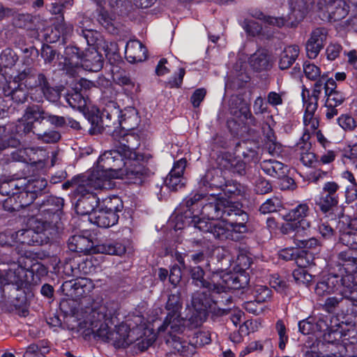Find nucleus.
<instances>
[{"instance_id":"obj_1","label":"nucleus","mask_w":357,"mask_h":357,"mask_svg":"<svg viewBox=\"0 0 357 357\" xmlns=\"http://www.w3.org/2000/svg\"><path fill=\"white\" fill-rule=\"evenodd\" d=\"M131 161L126 160L116 149L107 151L98 158L97 164L87 172L86 178H120L121 176L133 175L129 170L134 169L130 166Z\"/></svg>"},{"instance_id":"obj_2","label":"nucleus","mask_w":357,"mask_h":357,"mask_svg":"<svg viewBox=\"0 0 357 357\" xmlns=\"http://www.w3.org/2000/svg\"><path fill=\"white\" fill-rule=\"evenodd\" d=\"M213 294L217 292L202 288L192 294L190 305H188L189 313L186 315V319L192 327L199 326L206 319L208 312L216 316H222L229 311L230 307H216Z\"/></svg>"},{"instance_id":"obj_3","label":"nucleus","mask_w":357,"mask_h":357,"mask_svg":"<svg viewBox=\"0 0 357 357\" xmlns=\"http://www.w3.org/2000/svg\"><path fill=\"white\" fill-rule=\"evenodd\" d=\"M204 194H195L193 197L187 198L177 208V220L187 221L190 227L202 232H209L213 222L206 221L204 218H200L197 213L199 212L200 201L204 197Z\"/></svg>"},{"instance_id":"obj_4","label":"nucleus","mask_w":357,"mask_h":357,"mask_svg":"<svg viewBox=\"0 0 357 357\" xmlns=\"http://www.w3.org/2000/svg\"><path fill=\"white\" fill-rule=\"evenodd\" d=\"M75 190L77 197L75 208L80 215H91L100 202L94 190L103 188L97 180H82ZM98 181H110V180H98Z\"/></svg>"},{"instance_id":"obj_5","label":"nucleus","mask_w":357,"mask_h":357,"mask_svg":"<svg viewBox=\"0 0 357 357\" xmlns=\"http://www.w3.org/2000/svg\"><path fill=\"white\" fill-rule=\"evenodd\" d=\"M120 132L119 130L117 131L116 137L114 139L119 144V146H116V150L119 151L126 160L131 161L132 164L130 166H134V169H130L129 172L134 174L136 177L152 176L153 173L137 161V155L135 150L139 146L137 137L132 134H123L122 136H120L119 135Z\"/></svg>"},{"instance_id":"obj_6","label":"nucleus","mask_w":357,"mask_h":357,"mask_svg":"<svg viewBox=\"0 0 357 357\" xmlns=\"http://www.w3.org/2000/svg\"><path fill=\"white\" fill-rule=\"evenodd\" d=\"M142 327L130 329L126 324L115 326L110 334L109 342L116 348H126L137 342V345L141 351L148 349L152 344L151 340L143 339Z\"/></svg>"},{"instance_id":"obj_7","label":"nucleus","mask_w":357,"mask_h":357,"mask_svg":"<svg viewBox=\"0 0 357 357\" xmlns=\"http://www.w3.org/2000/svg\"><path fill=\"white\" fill-rule=\"evenodd\" d=\"M183 303L181 293L176 291L169 294L165 305V309L168 312L163 324L158 328V331H169L182 333L185 328L184 319L181 317V310Z\"/></svg>"},{"instance_id":"obj_8","label":"nucleus","mask_w":357,"mask_h":357,"mask_svg":"<svg viewBox=\"0 0 357 357\" xmlns=\"http://www.w3.org/2000/svg\"><path fill=\"white\" fill-rule=\"evenodd\" d=\"M121 110L116 102H110L103 109L100 119L96 117L92 121L93 130L94 133L105 132L111 135L113 138L116 137L117 129L121 125L120 121Z\"/></svg>"},{"instance_id":"obj_9","label":"nucleus","mask_w":357,"mask_h":357,"mask_svg":"<svg viewBox=\"0 0 357 357\" xmlns=\"http://www.w3.org/2000/svg\"><path fill=\"white\" fill-rule=\"evenodd\" d=\"M26 270L15 263L14 259L0 258V284L20 285L25 280Z\"/></svg>"},{"instance_id":"obj_10","label":"nucleus","mask_w":357,"mask_h":357,"mask_svg":"<svg viewBox=\"0 0 357 357\" xmlns=\"http://www.w3.org/2000/svg\"><path fill=\"white\" fill-rule=\"evenodd\" d=\"M336 87L335 81L332 77H329L327 73H324L321 77L315 81L311 92L305 87L303 89L301 93L303 101L318 105L319 99L323 91L326 96Z\"/></svg>"},{"instance_id":"obj_11","label":"nucleus","mask_w":357,"mask_h":357,"mask_svg":"<svg viewBox=\"0 0 357 357\" xmlns=\"http://www.w3.org/2000/svg\"><path fill=\"white\" fill-rule=\"evenodd\" d=\"M47 185V180H26V183H20L17 193L20 206L24 208L31 204Z\"/></svg>"},{"instance_id":"obj_12","label":"nucleus","mask_w":357,"mask_h":357,"mask_svg":"<svg viewBox=\"0 0 357 357\" xmlns=\"http://www.w3.org/2000/svg\"><path fill=\"white\" fill-rule=\"evenodd\" d=\"M221 282L213 285V292L226 293L229 289L244 288L249 282L248 275L244 271L227 273L221 275Z\"/></svg>"},{"instance_id":"obj_13","label":"nucleus","mask_w":357,"mask_h":357,"mask_svg":"<svg viewBox=\"0 0 357 357\" xmlns=\"http://www.w3.org/2000/svg\"><path fill=\"white\" fill-rule=\"evenodd\" d=\"M211 195V201L204 204L199 211L208 220H222L224 222L231 201L223 198L217 199L213 193Z\"/></svg>"},{"instance_id":"obj_14","label":"nucleus","mask_w":357,"mask_h":357,"mask_svg":"<svg viewBox=\"0 0 357 357\" xmlns=\"http://www.w3.org/2000/svg\"><path fill=\"white\" fill-rule=\"evenodd\" d=\"M346 275L339 276L337 275H331L326 280L319 282L315 287V293L319 296L337 292L340 295H344V291L347 284L344 282Z\"/></svg>"},{"instance_id":"obj_15","label":"nucleus","mask_w":357,"mask_h":357,"mask_svg":"<svg viewBox=\"0 0 357 357\" xmlns=\"http://www.w3.org/2000/svg\"><path fill=\"white\" fill-rule=\"evenodd\" d=\"M328 36V30L324 27L313 29L305 44L307 56L310 59L317 58L324 47Z\"/></svg>"},{"instance_id":"obj_16","label":"nucleus","mask_w":357,"mask_h":357,"mask_svg":"<svg viewBox=\"0 0 357 357\" xmlns=\"http://www.w3.org/2000/svg\"><path fill=\"white\" fill-rule=\"evenodd\" d=\"M61 288L67 296L79 298L88 294L93 289V284L88 278H80L64 282Z\"/></svg>"},{"instance_id":"obj_17","label":"nucleus","mask_w":357,"mask_h":357,"mask_svg":"<svg viewBox=\"0 0 357 357\" xmlns=\"http://www.w3.org/2000/svg\"><path fill=\"white\" fill-rule=\"evenodd\" d=\"M15 77V80L20 82L18 87H22L23 85L26 89H39L40 90L47 81L45 75L36 73L31 68L24 69Z\"/></svg>"},{"instance_id":"obj_18","label":"nucleus","mask_w":357,"mask_h":357,"mask_svg":"<svg viewBox=\"0 0 357 357\" xmlns=\"http://www.w3.org/2000/svg\"><path fill=\"white\" fill-rule=\"evenodd\" d=\"M309 212L310 208L307 204H299L296 207L289 211L287 215V218L289 221H295L299 219L301 220L296 223H288L287 226L291 229L295 227L298 230L299 228H302L303 230L309 228L310 227V222L303 219L308 215Z\"/></svg>"},{"instance_id":"obj_19","label":"nucleus","mask_w":357,"mask_h":357,"mask_svg":"<svg viewBox=\"0 0 357 357\" xmlns=\"http://www.w3.org/2000/svg\"><path fill=\"white\" fill-rule=\"evenodd\" d=\"M305 107V114L303 116V124L305 133L303 138H309V135L317 132L319 127V120L314 116L317 109L318 105L313 104L307 101H303Z\"/></svg>"},{"instance_id":"obj_20","label":"nucleus","mask_w":357,"mask_h":357,"mask_svg":"<svg viewBox=\"0 0 357 357\" xmlns=\"http://www.w3.org/2000/svg\"><path fill=\"white\" fill-rule=\"evenodd\" d=\"M326 5L329 20L337 22L344 19L349 12V6L344 0H323Z\"/></svg>"},{"instance_id":"obj_21","label":"nucleus","mask_w":357,"mask_h":357,"mask_svg":"<svg viewBox=\"0 0 357 357\" xmlns=\"http://www.w3.org/2000/svg\"><path fill=\"white\" fill-rule=\"evenodd\" d=\"M147 50L143 44L137 40H130L126 46V58L130 63L141 62L147 57Z\"/></svg>"},{"instance_id":"obj_22","label":"nucleus","mask_w":357,"mask_h":357,"mask_svg":"<svg viewBox=\"0 0 357 357\" xmlns=\"http://www.w3.org/2000/svg\"><path fill=\"white\" fill-rule=\"evenodd\" d=\"M119 216L115 212H108L102 208L90 215V221L98 227L108 228L116 225Z\"/></svg>"},{"instance_id":"obj_23","label":"nucleus","mask_w":357,"mask_h":357,"mask_svg":"<svg viewBox=\"0 0 357 357\" xmlns=\"http://www.w3.org/2000/svg\"><path fill=\"white\" fill-rule=\"evenodd\" d=\"M169 335V338L167 340V343L171 346L181 356L190 357L196 353L195 347L190 342L182 341L177 334L180 333L170 332L169 328L166 331Z\"/></svg>"},{"instance_id":"obj_24","label":"nucleus","mask_w":357,"mask_h":357,"mask_svg":"<svg viewBox=\"0 0 357 357\" xmlns=\"http://www.w3.org/2000/svg\"><path fill=\"white\" fill-rule=\"evenodd\" d=\"M63 204V199L53 196H47L35 204L40 213L53 215L61 211Z\"/></svg>"},{"instance_id":"obj_25","label":"nucleus","mask_w":357,"mask_h":357,"mask_svg":"<svg viewBox=\"0 0 357 357\" xmlns=\"http://www.w3.org/2000/svg\"><path fill=\"white\" fill-rule=\"evenodd\" d=\"M80 64L86 70L98 72L103 66L102 55L95 48H89L83 54Z\"/></svg>"},{"instance_id":"obj_26","label":"nucleus","mask_w":357,"mask_h":357,"mask_svg":"<svg viewBox=\"0 0 357 357\" xmlns=\"http://www.w3.org/2000/svg\"><path fill=\"white\" fill-rule=\"evenodd\" d=\"M338 264L343 267L347 273L351 274L356 271L357 266V252L353 249L348 248L347 250L340 252L337 255Z\"/></svg>"},{"instance_id":"obj_27","label":"nucleus","mask_w":357,"mask_h":357,"mask_svg":"<svg viewBox=\"0 0 357 357\" xmlns=\"http://www.w3.org/2000/svg\"><path fill=\"white\" fill-rule=\"evenodd\" d=\"M68 246L72 252L88 255L92 250L93 243L89 238L85 236L75 235L68 239Z\"/></svg>"},{"instance_id":"obj_28","label":"nucleus","mask_w":357,"mask_h":357,"mask_svg":"<svg viewBox=\"0 0 357 357\" xmlns=\"http://www.w3.org/2000/svg\"><path fill=\"white\" fill-rule=\"evenodd\" d=\"M227 211L224 222H234L237 224L246 225L248 220V215L242 210L241 205L239 203L231 202V204Z\"/></svg>"},{"instance_id":"obj_29","label":"nucleus","mask_w":357,"mask_h":357,"mask_svg":"<svg viewBox=\"0 0 357 357\" xmlns=\"http://www.w3.org/2000/svg\"><path fill=\"white\" fill-rule=\"evenodd\" d=\"M249 64L256 71L266 70L271 66L268 54L264 50H259L252 54L249 59Z\"/></svg>"},{"instance_id":"obj_30","label":"nucleus","mask_w":357,"mask_h":357,"mask_svg":"<svg viewBox=\"0 0 357 357\" xmlns=\"http://www.w3.org/2000/svg\"><path fill=\"white\" fill-rule=\"evenodd\" d=\"M257 19L264 21L266 24L281 28L287 26L288 27L296 26V20H293L291 16L288 15L287 17H272L269 15H265L262 13H259L255 15Z\"/></svg>"},{"instance_id":"obj_31","label":"nucleus","mask_w":357,"mask_h":357,"mask_svg":"<svg viewBox=\"0 0 357 357\" xmlns=\"http://www.w3.org/2000/svg\"><path fill=\"white\" fill-rule=\"evenodd\" d=\"M298 45H289L284 49L280 54L279 67L281 70L289 68L296 60L299 54Z\"/></svg>"},{"instance_id":"obj_32","label":"nucleus","mask_w":357,"mask_h":357,"mask_svg":"<svg viewBox=\"0 0 357 357\" xmlns=\"http://www.w3.org/2000/svg\"><path fill=\"white\" fill-rule=\"evenodd\" d=\"M293 20H296V25L301 21L307 11L309 6L312 3L310 0H289Z\"/></svg>"},{"instance_id":"obj_33","label":"nucleus","mask_w":357,"mask_h":357,"mask_svg":"<svg viewBox=\"0 0 357 357\" xmlns=\"http://www.w3.org/2000/svg\"><path fill=\"white\" fill-rule=\"evenodd\" d=\"M229 109L231 113L237 116L243 115L248 118V116H251L250 105L238 96L233 97L231 99Z\"/></svg>"},{"instance_id":"obj_34","label":"nucleus","mask_w":357,"mask_h":357,"mask_svg":"<svg viewBox=\"0 0 357 357\" xmlns=\"http://www.w3.org/2000/svg\"><path fill=\"white\" fill-rule=\"evenodd\" d=\"M190 273L192 284L198 287L207 289L213 291V285H215V283H211L204 280V271L200 266L191 268Z\"/></svg>"},{"instance_id":"obj_35","label":"nucleus","mask_w":357,"mask_h":357,"mask_svg":"<svg viewBox=\"0 0 357 357\" xmlns=\"http://www.w3.org/2000/svg\"><path fill=\"white\" fill-rule=\"evenodd\" d=\"M344 222L340 221L338 223V228L340 229V242L347 246L349 248L353 249L357 252V234L354 233L352 231L345 228L342 229V226L344 225Z\"/></svg>"},{"instance_id":"obj_36","label":"nucleus","mask_w":357,"mask_h":357,"mask_svg":"<svg viewBox=\"0 0 357 357\" xmlns=\"http://www.w3.org/2000/svg\"><path fill=\"white\" fill-rule=\"evenodd\" d=\"M344 282L347 286L344 291V295L349 301L350 305H357V282L355 281L354 275H346Z\"/></svg>"},{"instance_id":"obj_37","label":"nucleus","mask_w":357,"mask_h":357,"mask_svg":"<svg viewBox=\"0 0 357 357\" xmlns=\"http://www.w3.org/2000/svg\"><path fill=\"white\" fill-rule=\"evenodd\" d=\"M20 144V140L10 135L5 126H0V152L8 148H17Z\"/></svg>"},{"instance_id":"obj_38","label":"nucleus","mask_w":357,"mask_h":357,"mask_svg":"<svg viewBox=\"0 0 357 357\" xmlns=\"http://www.w3.org/2000/svg\"><path fill=\"white\" fill-rule=\"evenodd\" d=\"M20 82L15 80V77L13 81L8 82L9 91L8 96H10L12 99L17 102H24L26 100V91L23 85L22 87H18Z\"/></svg>"},{"instance_id":"obj_39","label":"nucleus","mask_w":357,"mask_h":357,"mask_svg":"<svg viewBox=\"0 0 357 357\" xmlns=\"http://www.w3.org/2000/svg\"><path fill=\"white\" fill-rule=\"evenodd\" d=\"M100 208L108 212H115L118 214V212L122 211L123 204L118 196L107 197L102 200Z\"/></svg>"},{"instance_id":"obj_40","label":"nucleus","mask_w":357,"mask_h":357,"mask_svg":"<svg viewBox=\"0 0 357 357\" xmlns=\"http://www.w3.org/2000/svg\"><path fill=\"white\" fill-rule=\"evenodd\" d=\"M224 167L232 174L233 176H242L245 172V162L236 158L226 159Z\"/></svg>"},{"instance_id":"obj_41","label":"nucleus","mask_w":357,"mask_h":357,"mask_svg":"<svg viewBox=\"0 0 357 357\" xmlns=\"http://www.w3.org/2000/svg\"><path fill=\"white\" fill-rule=\"evenodd\" d=\"M46 115L47 112L40 108L38 105H33L25 110L23 119H24V121H29L33 123V121L45 120Z\"/></svg>"},{"instance_id":"obj_42","label":"nucleus","mask_w":357,"mask_h":357,"mask_svg":"<svg viewBox=\"0 0 357 357\" xmlns=\"http://www.w3.org/2000/svg\"><path fill=\"white\" fill-rule=\"evenodd\" d=\"M225 222L215 223L213 222L211 234L218 239L221 241L230 239L232 238L231 233L229 231V228L228 227V225L225 224Z\"/></svg>"},{"instance_id":"obj_43","label":"nucleus","mask_w":357,"mask_h":357,"mask_svg":"<svg viewBox=\"0 0 357 357\" xmlns=\"http://www.w3.org/2000/svg\"><path fill=\"white\" fill-rule=\"evenodd\" d=\"M66 101L71 107L80 111L84 110L86 107L87 100L78 92L68 95Z\"/></svg>"},{"instance_id":"obj_44","label":"nucleus","mask_w":357,"mask_h":357,"mask_svg":"<svg viewBox=\"0 0 357 357\" xmlns=\"http://www.w3.org/2000/svg\"><path fill=\"white\" fill-rule=\"evenodd\" d=\"M20 180H3L0 184V192L3 195H14L18 193L20 184Z\"/></svg>"},{"instance_id":"obj_45","label":"nucleus","mask_w":357,"mask_h":357,"mask_svg":"<svg viewBox=\"0 0 357 357\" xmlns=\"http://www.w3.org/2000/svg\"><path fill=\"white\" fill-rule=\"evenodd\" d=\"M337 203V201L334 195L324 192L319 197V201L317 202L321 210L325 213L329 211Z\"/></svg>"},{"instance_id":"obj_46","label":"nucleus","mask_w":357,"mask_h":357,"mask_svg":"<svg viewBox=\"0 0 357 357\" xmlns=\"http://www.w3.org/2000/svg\"><path fill=\"white\" fill-rule=\"evenodd\" d=\"M113 79L116 84L124 86L126 91L132 92V89L135 88V84L125 72L114 73Z\"/></svg>"},{"instance_id":"obj_47","label":"nucleus","mask_w":357,"mask_h":357,"mask_svg":"<svg viewBox=\"0 0 357 357\" xmlns=\"http://www.w3.org/2000/svg\"><path fill=\"white\" fill-rule=\"evenodd\" d=\"M303 67L306 78L311 81L315 82L322 75L320 68L314 63L305 62Z\"/></svg>"},{"instance_id":"obj_48","label":"nucleus","mask_w":357,"mask_h":357,"mask_svg":"<svg viewBox=\"0 0 357 357\" xmlns=\"http://www.w3.org/2000/svg\"><path fill=\"white\" fill-rule=\"evenodd\" d=\"M34 231L33 229H21L16 232L13 233L14 242H19L22 244L30 245L34 242V240L31 239L33 237Z\"/></svg>"},{"instance_id":"obj_49","label":"nucleus","mask_w":357,"mask_h":357,"mask_svg":"<svg viewBox=\"0 0 357 357\" xmlns=\"http://www.w3.org/2000/svg\"><path fill=\"white\" fill-rule=\"evenodd\" d=\"M185 183L181 182V180H162V183L160 185V192L166 194L170 191H177L183 188Z\"/></svg>"},{"instance_id":"obj_50","label":"nucleus","mask_w":357,"mask_h":357,"mask_svg":"<svg viewBox=\"0 0 357 357\" xmlns=\"http://www.w3.org/2000/svg\"><path fill=\"white\" fill-rule=\"evenodd\" d=\"M325 98L326 104L333 105L337 107L341 105L346 99L344 95L342 92L336 90V89L330 91L327 95H326Z\"/></svg>"},{"instance_id":"obj_51","label":"nucleus","mask_w":357,"mask_h":357,"mask_svg":"<svg viewBox=\"0 0 357 357\" xmlns=\"http://www.w3.org/2000/svg\"><path fill=\"white\" fill-rule=\"evenodd\" d=\"M210 333L207 331H198L192 337L191 343L196 347H203L211 342Z\"/></svg>"},{"instance_id":"obj_52","label":"nucleus","mask_w":357,"mask_h":357,"mask_svg":"<svg viewBox=\"0 0 357 357\" xmlns=\"http://www.w3.org/2000/svg\"><path fill=\"white\" fill-rule=\"evenodd\" d=\"M255 300L258 303H264L271 297V290L266 286L257 285L254 289Z\"/></svg>"},{"instance_id":"obj_53","label":"nucleus","mask_w":357,"mask_h":357,"mask_svg":"<svg viewBox=\"0 0 357 357\" xmlns=\"http://www.w3.org/2000/svg\"><path fill=\"white\" fill-rule=\"evenodd\" d=\"M227 225L229 227V231H231L232 236V238H230V240L238 241L241 238V235L248 231V227L246 225L237 224L234 222H227Z\"/></svg>"},{"instance_id":"obj_54","label":"nucleus","mask_w":357,"mask_h":357,"mask_svg":"<svg viewBox=\"0 0 357 357\" xmlns=\"http://www.w3.org/2000/svg\"><path fill=\"white\" fill-rule=\"evenodd\" d=\"M280 202L277 198L267 199L259 208L263 214L276 212L280 207Z\"/></svg>"},{"instance_id":"obj_55","label":"nucleus","mask_w":357,"mask_h":357,"mask_svg":"<svg viewBox=\"0 0 357 357\" xmlns=\"http://www.w3.org/2000/svg\"><path fill=\"white\" fill-rule=\"evenodd\" d=\"M187 165V160L181 158L175 162L169 172L170 178H179L183 176Z\"/></svg>"},{"instance_id":"obj_56","label":"nucleus","mask_w":357,"mask_h":357,"mask_svg":"<svg viewBox=\"0 0 357 357\" xmlns=\"http://www.w3.org/2000/svg\"><path fill=\"white\" fill-rule=\"evenodd\" d=\"M78 47L74 46H68L65 49V56L66 59L73 62V60L76 59L77 61L75 62L76 65H78L82 62V58H83V54Z\"/></svg>"},{"instance_id":"obj_57","label":"nucleus","mask_w":357,"mask_h":357,"mask_svg":"<svg viewBox=\"0 0 357 357\" xmlns=\"http://www.w3.org/2000/svg\"><path fill=\"white\" fill-rule=\"evenodd\" d=\"M275 328L279 336L278 347L280 349L284 350L289 337L286 334V327L282 320H278L276 322Z\"/></svg>"},{"instance_id":"obj_58","label":"nucleus","mask_w":357,"mask_h":357,"mask_svg":"<svg viewBox=\"0 0 357 357\" xmlns=\"http://www.w3.org/2000/svg\"><path fill=\"white\" fill-rule=\"evenodd\" d=\"M243 29L251 36H258L262 31L261 25L255 20H245L243 22Z\"/></svg>"},{"instance_id":"obj_59","label":"nucleus","mask_w":357,"mask_h":357,"mask_svg":"<svg viewBox=\"0 0 357 357\" xmlns=\"http://www.w3.org/2000/svg\"><path fill=\"white\" fill-rule=\"evenodd\" d=\"M293 278L298 284H307L312 280V275L302 268L295 269L292 273Z\"/></svg>"},{"instance_id":"obj_60","label":"nucleus","mask_w":357,"mask_h":357,"mask_svg":"<svg viewBox=\"0 0 357 357\" xmlns=\"http://www.w3.org/2000/svg\"><path fill=\"white\" fill-rule=\"evenodd\" d=\"M340 297L333 296L329 297L326 300L325 307L328 309V310H331L332 309L336 307L340 303H344L347 306V308L350 307V303L347 299V298L344 295H340Z\"/></svg>"},{"instance_id":"obj_61","label":"nucleus","mask_w":357,"mask_h":357,"mask_svg":"<svg viewBox=\"0 0 357 357\" xmlns=\"http://www.w3.org/2000/svg\"><path fill=\"white\" fill-rule=\"evenodd\" d=\"M40 91L44 96L50 101L54 102L59 98V93L50 86L48 81L43 86Z\"/></svg>"},{"instance_id":"obj_62","label":"nucleus","mask_w":357,"mask_h":357,"mask_svg":"<svg viewBox=\"0 0 357 357\" xmlns=\"http://www.w3.org/2000/svg\"><path fill=\"white\" fill-rule=\"evenodd\" d=\"M252 264V259L245 252H240L236 257V264L241 271L250 268Z\"/></svg>"},{"instance_id":"obj_63","label":"nucleus","mask_w":357,"mask_h":357,"mask_svg":"<svg viewBox=\"0 0 357 357\" xmlns=\"http://www.w3.org/2000/svg\"><path fill=\"white\" fill-rule=\"evenodd\" d=\"M339 126L345 130H352L356 127L354 119L349 115H342L337 119Z\"/></svg>"},{"instance_id":"obj_64","label":"nucleus","mask_w":357,"mask_h":357,"mask_svg":"<svg viewBox=\"0 0 357 357\" xmlns=\"http://www.w3.org/2000/svg\"><path fill=\"white\" fill-rule=\"evenodd\" d=\"M61 135L59 132L52 130L43 134H38V139L45 143H54L59 140Z\"/></svg>"}]
</instances>
